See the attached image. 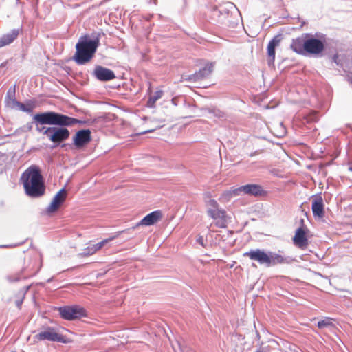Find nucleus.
<instances>
[{
	"instance_id": "nucleus-30",
	"label": "nucleus",
	"mask_w": 352,
	"mask_h": 352,
	"mask_svg": "<svg viewBox=\"0 0 352 352\" xmlns=\"http://www.w3.org/2000/svg\"><path fill=\"white\" fill-rule=\"evenodd\" d=\"M337 58H338V56H337V55L334 56L333 58H334L335 62H336V60H337Z\"/></svg>"
},
{
	"instance_id": "nucleus-12",
	"label": "nucleus",
	"mask_w": 352,
	"mask_h": 352,
	"mask_svg": "<svg viewBox=\"0 0 352 352\" xmlns=\"http://www.w3.org/2000/svg\"><path fill=\"white\" fill-rule=\"evenodd\" d=\"M91 140V131L89 129L78 131L73 138L74 144L76 148L85 146Z\"/></svg>"
},
{
	"instance_id": "nucleus-21",
	"label": "nucleus",
	"mask_w": 352,
	"mask_h": 352,
	"mask_svg": "<svg viewBox=\"0 0 352 352\" xmlns=\"http://www.w3.org/2000/svg\"><path fill=\"white\" fill-rule=\"evenodd\" d=\"M240 194L239 188H232L229 190L224 191L220 196L219 200L223 202L230 201L233 197L238 196Z\"/></svg>"
},
{
	"instance_id": "nucleus-16",
	"label": "nucleus",
	"mask_w": 352,
	"mask_h": 352,
	"mask_svg": "<svg viewBox=\"0 0 352 352\" xmlns=\"http://www.w3.org/2000/svg\"><path fill=\"white\" fill-rule=\"evenodd\" d=\"M311 209L314 217L322 218L324 216L323 199L321 197L313 199Z\"/></svg>"
},
{
	"instance_id": "nucleus-17",
	"label": "nucleus",
	"mask_w": 352,
	"mask_h": 352,
	"mask_svg": "<svg viewBox=\"0 0 352 352\" xmlns=\"http://www.w3.org/2000/svg\"><path fill=\"white\" fill-rule=\"evenodd\" d=\"M19 35V29H13L0 37V48L12 43Z\"/></svg>"
},
{
	"instance_id": "nucleus-2",
	"label": "nucleus",
	"mask_w": 352,
	"mask_h": 352,
	"mask_svg": "<svg viewBox=\"0 0 352 352\" xmlns=\"http://www.w3.org/2000/svg\"><path fill=\"white\" fill-rule=\"evenodd\" d=\"M21 181L25 193L32 197H38L45 194V186L40 168L36 165L28 167L21 175Z\"/></svg>"
},
{
	"instance_id": "nucleus-3",
	"label": "nucleus",
	"mask_w": 352,
	"mask_h": 352,
	"mask_svg": "<svg viewBox=\"0 0 352 352\" xmlns=\"http://www.w3.org/2000/svg\"><path fill=\"white\" fill-rule=\"evenodd\" d=\"M80 40L76 45V53L74 60L79 65H83L89 62L94 57L99 45V40Z\"/></svg>"
},
{
	"instance_id": "nucleus-26",
	"label": "nucleus",
	"mask_w": 352,
	"mask_h": 352,
	"mask_svg": "<svg viewBox=\"0 0 352 352\" xmlns=\"http://www.w3.org/2000/svg\"><path fill=\"white\" fill-rule=\"evenodd\" d=\"M18 107H19L20 110L27 113H31L34 109V105L30 104H24L21 102H18Z\"/></svg>"
},
{
	"instance_id": "nucleus-4",
	"label": "nucleus",
	"mask_w": 352,
	"mask_h": 352,
	"mask_svg": "<svg viewBox=\"0 0 352 352\" xmlns=\"http://www.w3.org/2000/svg\"><path fill=\"white\" fill-rule=\"evenodd\" d=\"M208 205L209 208L207 210V214L213 219L215 226L219 228H226L228 224L226 211L221 208L214 199H210Z\"/></svg>"
},
{
	"instance_id": "nucleus-7",
	"label": "nucleus",
	"mask_w": 352,
	"mask_h": 352,
	"mask_svg": "<svg viewBox=\"0 0 352 352\" xmlns=\"http://www.w3.org/2000/svg\"><path fill=\"white\" fill-rule=\"evenodd\" d=\"M61 317L67 320H73L87 316L84 308L79 306H65L59 308Z\"/></svg>"
},
{
	"instance_id": "nucleus-25",
	"label": "nucleus",
	"mask_w": 352,
	"mask_h": 352,
	"mask_svg": "<svg viewBox=\"0 0 352 352\" xmlns=\"http://www.w3.org/2000/svg\"><path fill=\"white\" fill-rule=\"evenodd\" d=\"M96 252L94 244H90L83 249L82 254L85 256L94 254Z\"/></svg>"
},
{
	"instance_id": "nucleus-27",
	"label": "nucleus",
	"mask_w": 352,
	"mask_h": 352,
	"mask_svg": "<svg viewBox=\"0 0 352 352\" xmlns=\"http://www.w3.org/2000/svg\"><path fill=\"white\" fill-rule=\"evenodd\" d=\"M330 325H332V322L331 321V319L326 318L324 320H322L318 322V327L320 329L324 328L327 327H329Z\"/></svg>"
},
{
	"instance_id": "nucleus-11",
	"label": "nucleus",
	"mask_w": 352,
	"mask_h": 352,
	"mask_svg": "<svg viewBox=\"0 0 352 352\" xmlns=\"http://www.w3.org/2000/svg\"><path fill=\"white\" fill-rule=\"evenodd\" d=\"M305 47V54H318L324 50V45L320 40L309 38L306 39Z\"/></svg>"
},
{
	"instance_id": "nucleus-14",
	"label": "nucleus",
	"mask_w": 352,
	"mask_h": 352,
	"mask_svg": "<svg viewBox=\"0 0 352 352\" xmlns=\"http://www.w3.org/2000/svg\"><path fill=\"white\" fill-rule=\"evenodd\" d=\"M94 75L100 81H109L116 78V75L112 70L100 65L96 67Z\"/></svg>"
},
{
	"instance_id": "nucleus-15",
	"label": "nucleus",
	"mask_w": 352,
	"mask_h": 352,
	"mask_svg": "<svg viewBox=\"0 0 352 352\" xmlns=\"http://www.w3.org/2000/svg\"><path fill=\"white\" fill-rule=\"evenodd\" d=\"M163 217L162 212L160 210L153 211L145 216L139 223L138 226H149L155 224Z\"/></svg>"
},
{
	"instance_id": "nucleus-28",
	"label": "nucleus",
	"mask_w": 352,
	"mask_h": 352,
	"mask_svg": "<svg viewBox=\"0 0 352 352\" xmlns=\"http://www.w3.org/2000/svg\"><path fill=\"white\" fill-rule=\"evenodd\" d=\"M25 294L21 293L19 294V296L17 300H16L15 303L19 309H21V305L23 301Z\"/></svg>"
},
{
	"instance_id": "nucleus-20",
	"label": "nucleus",
	"mask_w": 352,
	"mask_h": 352,
	"mask_svg": "<svg viewBox=\"0 0 352 352\" xmlns=\"http://www.w3.org/2000/svg\"><path fill=\"white\" fill-rule=\"evenodd\" d=\"M269 267L277 264L287 263V258L282 254L270 252Z\"/></svg>"
},
{
	"instance_id": "nucleus-9",
	"label": "nucleus",
	"mask_w": 352,
	"mask_h": 352,
	"mask_svg": "<svg viewBox=\"0 0 352 352\" xmlns=\"http://www.w3.org/2000/svg\"><path fill=\"white\" fill-rule=\"evenodd\" d=\"M67 192L65 188L60 189L54 197L52 202L46 209L47 214L57 211L67 198Z\"/></svg>"
},
{
	"instance_id": "nucleus-31",
	"label": "nucleus",
	"mask_w": 352,
	"mask_h": 352,
	"mask_svg": "<svg viewBox=\"0 0 352 352\" xmlns=\"http://www.w3.org/2000/svg\"><path fill=\"white\" fill-rule=\"evenodd\" d=\"M350 170H351V171H352V167H351V168H350Z\"/></svg>"
},
{
	"instance_id": "nucleus-23",
	"label": "nucleus",
	"mask_w": 352,
	"mask_h": 352,
	"mask_svg": "<svg viewBox=\"0 0 352 352\" xmlns=\"http://www.w3.org/2000/svg\"><path fill=\"white\" fill-rule=\"evenodd\" d=\"M163 91L157 90L153 95H151L147 102L148 106L150 107H154L157 100L161 98L163 96Z\"/></svg>"
},
{
	"instance_id": "nucleus-13",
	"label": "nucleus",
	"mask_w": 352,
	"mask_h": 352,
	"mask_svg": "<svg viewBox=\"0 0 352 352\" xmlns=\"http://www.w3.org/2000/svg\"><path fill=\"white\" fill-rule=\"evenodd\" d=\"M239 188L240 190V194L243 192L244 194L253 195L255 197L264 196L267 194L262 186L258 184H246Z\"/></svg>"
},
{
	"instance_id": "nucleus-10",
	"label": "nucleus",
	"mask_w": 352,
	"mask_h": 352,
	"mask_svg": "<svg viewBox=\"0 0 352 352\" xmlns=\"http://www.w3.org/2000/svg\"><path fill=\"white\" fill-rule=\"evenodd\" d=\"M243 256L249 257L251 260L258 261L261 265L265 264L269 267L270 254L260 249L252 250L243 253Z\"/></svg>"
},
{
	"instance_id": "nucleus-19",
	"label": "nucleus",
	"mask_w": 352,
	"mask_h": 352,
	"mask_svg": "<svg viewBox=\"0 0 352 352\" xmlns=\"http://www.w3.org/2000/svg\"><path fill=\"white\" fill-rule=\"evenodd\" d=\"M307 38H303L302 37L296 38V39H293L291 44V49L299 54H305V43Z\"/></svg>"
},
{
	"instance_id": "nucleus-8",
	"label": "nucleus",
	"mask_w": 352,
	"mask_h": 352,
	"mask_svg": "<svg viewBox=\"0 0 352 352\" xmlns=\"http://www.w3.org/2000/svg\"><path fill=\"white\" fill-rule=\"evenodd\" d=\"M43 340L62 342L63 336L59 334L54 328L52 327H46L34 336V342H38Z\"/></svg>"
},
{
	"instance_id": "nucleus-22",
	"label": "nucleus",
	"mask_w": 352,
	"mask_h": 352,
	"mask_svg": "<svg viewBox=\"0 0 352 352\" xmlns=\"http://www.w3.org/2000/svg\"><path fill=\"white\" fill-rule=\"evenodd\" d=\"M120 233V232H118L116 234L110 236L109 238L105 239L96 244H94L96 252L101 250L106 244L116 239L119 236Z\"/></svg>"
},
{
	"instance_id": "nucleus-5",
	"label": "nucleus",
	"mask_w": 352,
	"mask_h": 352,
	"mask_svg": "<svg viewBox=\"0 0 352 352\" xmlns=\"http://www.w3.org/2000/svg\"><path fill=\"white\" fill-rule=\"evenodd\" d=\"M41 266V255L37 253H34L33 255L26 254L23 258L22 271L27 272L28 276H34L39 272Z\"/></svg>"
},
{
	"instance_id": "nucleus-18",
	"label": "nucleus",
	"mask_w": 352,
	"mask_h": 352,
	"mask_svg": "<svg viewBox=\"0 0 352 352\" xmlns=\"http://www.w3.org/2000/svg\"><path fill=\"white\" fill-rule=\"evenodd\" d=\"M280 35H276L269 42L267 50L270 63H274L275 59V48L280 45Z\"/></svg>"
},
{
	"instance_id": "nucleus-1",
	"label": "nucleus",
	"mask_w": 352,
	"mask_h": 352,
	"mask_svg": "<svg viewBox=\"0 0 352 352\" xmlns=\"http://www.w3.org/2000/svg\"><path fill=\"white\" fill-rule=\"evenodd\" d=\"M32 122L38 132L45 135L51 142L59 144L69 138V130L65 127H45L43 125L69 126L80 123V121L56 112L47 111L35 114L32 118Z\"/></svg>"
},
{
	"instance_id": "nucleus-24",
	"label": "nucleus",
	"mask_w": 352,
	"mask_h": 352,
	"mask_svg": "<svg viewBox=\"0 0 352 352\" xmlns=\"http://www.w3.org/2000/svg\"><path fill=\"white\" fill-rule=\"evenodd\" d=\"M212 68L213 65L212 63L208 64L198 72L197 76L203 78L206 77L212 73Z\"/></svg>"
},
{
	"instance_id": "nucleus-29",
	"label": "nucleus",
	"mask_w": 352,
	"mask_h": 352,
	"mask_svg": "<svg viewBox=\"0 0 352 352\" xmlns=\"http://www.w3.org/2000/svg\"><path fill=\"white\" fill-rule=\"evenodd\" d=\"M197 242L201 244L202 246H204V239L202 236H200L197 239Z\"/></svg>"
},
{
	"instance_id": "nucleus-6",
	"label": "nucleus",
	"mask_w": 352,
	"mask_h": 352,
	"mask_svg": "<svg viewBox=\"0 0 352 352\" xmlns=\"http://www.w3.org/2000/svg\"><path fill=\"white\" fill-rule=\"evenodd\" d=\"M300 226L296 229L295 234L292 239L293 243L301 250H305L309 245V230L304 223V220L301 219Z\"/></svg>"
}]
</instances>
